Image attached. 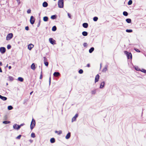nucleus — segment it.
<instances>
[{
	"label": "nucleus",
	"instance_id": "41",
	"mask_svg": "<svg viewBox=\"0 0 146 146\" xmlns=\"http://www.w3.org/2000/svg\"><path fill=\"white\" fill-rule=\"evenodd\" d=\"M134 50L135 51H136L137 52H141L140 51L139 49L135 48H134Z\"/></svg>",
	"mask_w": 146,
	"mask_h": 146
},
{
	"label": "nucleus",
	"instance_id": "45",
	"mask_svg": "<svg viewBox=\"0 0 146 146\" xmlns=\"http://www.w3.org/2000/svg\"><path fill=\"white\" fill-rule=\"evenodd\" d=\"M88 44L87 43L84 42L83 44V46L84 47H86L87 46Z\"/></svg>",
	"mask_w": 146,
	"mask_h": 146
},
{
	"label": "nucleus",
	"instance_id": "39",
	"mask_svg": "<svg viewBox=\"0 0 146 146\" xmlns=\"http://www.w3.org/2000/svg\"><path fill=\"white\" fill-rule=\"evenodd\" d=\"M25 125L24 123H21L20 125H18V128H19V129L21 127Z\"/></svg>",
	"mask_w": 146,
	"mask_h": 146
},
{
	"label": "nucleus",
	"instance_id": "40",
	"mask_svg": "<svg viewBox=\"0 0 146 146\" xmlns=\"http://www.w3.org/2000/svg\"><path fill=\"white\" fill-rule=\"evenodd\" d=\"M10 81H12L14 80L13 77L12 76H9V77Z\"/></svg>",
	"mask_w": 146,
	"mask_h": 146
},
{
	"label": "nucleus",
	"instance_id": "42",
	"mask_svg": "<svg viewBox=\"0 0 146 146\" xmlns=\"http://www.w3.org/2000/svg\"><path fill=\"white\" fill-rule=\"evenodd\" d=\"M11 47V46L10 44H8L7 46V48L8 49H10Z\"/></svg>",
	"mask_w": 146,
	"mask_h": 146
},
{
	"label": "nucleus",
	"instance_id": "64",
	"mask_svg": "<svg viewBox=\"0 0 146 146\" xmlns=\"http://www.w3.org/2000/svg\"><path fill=\"white\" fill-rule=\"evenodd\" d=\"M6 85H8V83H6Z\"/></svg>",
	"mask_w": 146,
	"mask_h": 146
},
{
	"label": "nucleus",
	"instance_id": "32",
	"mask_svg": "<svg viewBox=\"0 0 146 146\" xmlns=\"http://www.w3.org/2000/svg\"><path fill=\"white\" fill-rule=\"evenodd\" d=\"M13 108L11 106H8L7 109L9 110H11L13 109Z\"/></svg>",
	"mask_w": 146,
	"mask_h": 146
},
{
	"label": "nucleus",
	"instance_id": "8",
	"mask_svg": "<svg viewBox=\"0 0 146 146\" xmlns=\"http://www.w3.org/2000/svg\"><path fill=\"white\" fill-rule=\"evenodd\" d=\"M105 82L104 81L102 82L100 84V89H103L105 85Z\"/></svg>",
	"mask_w": 146,
	"mask_h": 146
},
{
	"label": "nucleus",
	"instance_id": "14",
	"mask_svg": "<svg viewBox=\"0 0 146 146\" xmlns=\"http://www.w3.org/2000/svg\"><path fill=\"white\" fill-rule=\"evenodd\" d=\"M71 136V133L70 132H68L67 134L66 135L65 137V138L66 139H69Z\"/></svg>",
	"mask_w": 146,
	"mask_h": 146
},
{
	"label": "nucleus",
	"instance_id": "11",
	"mask_svg": "<svg viewBox=\"0 0 146 146\" xmlns=\"http://www.w3.org/2000/svg\"><path fill=\"white\" fill-rule=\"evenodd\" d=\"M31 68L33 70H35L36 68V66H35V64L34 63H32L31 65Z\"/></svg>",
	"mask_w": 146,
	"mask_h": 146
},
{
	"label": "nucleus",
	"instance_id": "60",
	"mask_svg": "<svg viewBox=\"0 0 146 146\" xmlns=\"http://www.w3.org/2000/svg\"><path fill=\"white\" fill-rule=\"evenodd\" d=\"M55 132L56 133H57L58 132V131H56Z\"/></svg>",
	"mask_w": 146,
	"mask_h": 146
},
{
	"label": "nucleus",
	"instance_id": "12",
	"mask_svg": "<svg viewBox=\"0 0 146 146\" xmlns=\"http://www.w3.org/2000/svg\"><path fill=\"white\" fill-rule=\"evenodd\" d=\"M34 46L31 43L29 44L28 46V48L29 50H31L32 48Z\"/></svg>",
	"mask_w": 146,
	"mask_h": 146
},
{
	"label": "nucleus",
	"instance_id": "38",
	"mask_svg": "<svg viewBox=\"0 0 146 146\" xmlns=\"http://www.w3.org/2000/svg\"><path fill=\"white\" fill-rule=\"evenodd\" d=\"M96 92V89L92 90L91 92V93L92 94H94Z\"/></svg>",
	"mask_w": 146,
	"mask_h": 146
},
{
	"label": "nucleus",
	"instance_id": "20",
	"mask_svg": "<svg viewBox=\"0 0 146 146\" xmlns=\"http://www.w3.org/2000/svg\"><path fill=\"white\" fill-rule=\"evenodd\" d=\"M50 142L52 143H54L55 142V139L53 137L51 138L50 139Z\"/></svg>",
	"mask_w": 146,
	"mask_h": 146
},
{
	"label": "nucleus",
	"instance_id": "26",
	"mask_svg": "<svg viewBox=\"0 0 146 146\" xmlns=\"http://www.w3.org/2000/svg\"><path fill=\"white\" fill-rule=\"evenodd\" d=\"M18 80L21 82H23L24 80V79L21 77H19L18 78Z\"/></svg>",
	"mask_w": 146,
	"mask_h": 146
},
{
	"label": "nucleus",
	"instance_id": "4",
	"mask_svg": "<svg viewBox=\"0 0 146 146\" xmlns=\"http://www.w3.org/2000/svg\"><path fill=\"white\" fill-rule=\"evenodd\" d=\"M13 36V35L12 33L8 34L6 36V40H9L11 39Z\"/></svg>",
	"mask_w": 146,
	"mask_h": 146
},
{
	"label": "nucleus",
	"instance_id": "52",
	"mask_svg": "<svg viewBox=\"0 0 146 146\" xmlns=\"http://www.w3.org/2000/svg\"><path fill=\"white\" fill-rule=\"evenodd\" d=\"M58 132L59 133H58V134L60 135V134H62V131L61 130H60V131H59Z\"/></svg>",
	"mask_w": 146,
	"mask_h": 146
},
{
	"label": "nucleus",
	"instance_id": "49",
	"mask_svg": "<svg viewBox=\"0 0 146 146\" xmlns=\"http://www.w3.org/2000/svg\"><path fill=\"white\" fill-rule=\"evenodd\" d=\"M25 29L26 31H28L29 29V27L28 26H26L25 27Z\"/></svg>",
	"mask_w": 146,
	"mask_h": 146
},
{
	"label": "nucleus",
	"instance_id": "51",
	"mask_svg": "<svg viewBox=\"0 0 146 146\" xmlns=\"http://www.w3.org/2000/svg\"><path fill=\"white\" fill-rule=\"evenodd\" d=\"M68 15L69 17V18H70V19H71V15L69 13H68Z\"/></svg>",
	"mask_w": 146,
	"mask_h": 146
},
{
	"label": "nucleus",
	"instance_id": "3",
	"mask_svg": "<svg viewBox=\"0 0 146 146\" xmlns=\"http://www.w3.org/2000/svg\"><path fill=\"white\" fill-rule=\"evenodd\" d=\"M35 120L33 118L30 125V129L31 130H32L34 128L35 125Z\"/></svg>",
	"mask_w": 146,
	"mask_h": 146
},
{
	"label": "nucleus",
	"instance_id": "23",
	"mask_svg": "<svg viewBox=\"0 0 146 146\" xmlns=\"http://www.w3.org/2000/svg\"><path fill=\"white\" fill-rule=\"evenodd\" d=\"M94 48L93 47H91L89 50V52L90 53H91L92 52L94 51Z\"/></svg>",
	"mask_w": 146,
	"mask_h": 146
},
{
	"label": "nucleus",
	"instance_id": "61",
	"mask_svg": "<svg viewBox=\"0 0 146 146\" xmlns=\"http://www.w3.org/2000/svg\"><path fill=\"white\" fill-rule=\"evenodd\" d=\"M33 91H32V92H31L30 93V94L31 95L32 94V93H33Z\"/></svg>",
	"mask_w": 146,
	"mask_h": 146
},
{
	"label": "nucleus",
	"instance_id": "9",
	"mask_svg": "<svg viewBox=\"0 0 146 146\" xmlns=\"http://www.w3.org/2000/svg\"><path fill=\"white\" fill-rule=\"evenodd\" d=\"M78 113H76L74 116L73 117L72 119V122L75 121L76 120L77 118L78 117Z\"/></svg>",
	"mask_w": 146,
	"mask_h": 146
},
{
	"label": "nucleus",
	"instance_id": "17",
	"mask_svg": "<svg viewBox=\"0 0 146 146\" xmlns=\"http://www.w3.org/2000/svg\"><path fill=\"white\" fill-rule=\"evenodd\" d=\"M48 6V4L46 1H44L42 3V6L44 7H46Z\"/></svg>",
	"mask_w": 146,
	"mask_h": 146
},
{
	"label": "nucleus",
	"instance_id": "25",
	"mask_svg": "<svg viewBox=\"0 0 146 146\" xmlns=\"http://www.w3.org/2000/svg\"><path fill=\"white\" fill-rule=\"evenodd\" d=\"M126 22L128 23H131V20L130 18H127L126 19Z\"/></svg>",
	"mask_w": 146,
	"mask_h": 146
},
{
	"label": "nucleus",
	"instance_id": "10",
	"mask_svg": "<svg viewBox=\"0 0 146 146\" xmlns=\"http://www.w3.org/2000/svg\"><path fill=\"white\" fill-rule=\"evenodd\" d=\"M100 78V76L98 74H97L96 76L95 79V82L96 83L99 80Z\"/></svg>",
	"mask_w": 146,
	"mask_h": 146
},
{
	"label": "nucleus",
	"instance_id": "5",
	"mask_svg": "<svg viewBox=\"0 0 146 146\" xmlns=\"http://www.w3.org/2000/svg\"><path fill=\"white\" fill-rule=\"evenodd\" d=\"M30 23L32 25H33L35 22V19L34 17L33 16L31 17L30 20Z\"/></svg>",
	"mask_w": 146,
	"mask_h": 146
},
{
	"label": "nucleus",
	"instance_id": "46",
	"mask_svg": "<svg viewBox=\"0 0 146 146\" xmlns=\"http://www.w3.org/2000/svg\"><path fill=\"white\" fill-rule=\"evenodd\" d=\"M31 10L30 9H28L27 11V13L28 14H29L31 13Z\"/></svg>",
	"mask_w": 146,
	"mask_h": 146
},
{
	"label": "nucleus",
	"instance_id": "48",
	"mask_svg": "<svg viewBox=\"0 0 146 146\" xmlns=\"http://www.w3.org/2000/svg\"><path fill=\"white\" fill-rule=\"evenodd\" d=\"M40 22H41L40 20V19L39 20V21L38 23V25H37V27H39V26H40Z\"/></svg>",
	"mask_w": 146,
	"mask_h": 146
},
{
	"label": "nucleus",
	"instance_id": "43",
	"mask_svg": "<svg viewBox=\"0 0 146 146\" xmlns=\"http://www.w3.org/2000/svg\"><path fill=\"white\" fill-rule=\"evenodd\" d=\"M21 135H19L18 136L16 137V139H20L21 138Z\"/></svg>",
	"mask_w": 146,
	"mask_h": 146
},
{
	"label": "nucleus",
	"instance_id": "15",
	"mask_svg": "<svg viewBox=\"0 0 146 146\" xmlns=\"http://www.w3.org/2000/svg\"><path fill=\"white\" fill-rule=\"evenodd\" d=\"M88 26V24L87 23H84L82 24V26L85 28H87Z\"/></svg>",
	"mask_w": 146,
	"mask_h": 146
},
{
	"label": "nucleus",
	"instance_id": "53",
	"mask_svg": "<svg viewBox=\"0 0 146 146\" xmlns=\"http://www.w3.org/2000/svg\"><path fill=\"white\" fill-rule=\"evenodd\" d=\"M42 77H43V76H42V74H40V79H41L42 78Z\"/></svg>",
	"mask_w": 146,
	"mask_h": 146
},
{
	"label": "nucleus",
	"instance_id": "16",
	"mask_svg": "<svg viewBox=\"0 0 146 146\" xmlns=\"http://www.w3.org/2000/svg\"><path fill=\"white\" fill-rule=\"evenodd\" d=\"M0 99H1V100L3 101L6 100L7 99V97L3 96L1 95H0Z\"/></svg>",
	"mask_w": 146,
	"mask_h": 146
},
{
	"label": "nucleus",
	"instance_id": "44",
	"mask_svg": "<svg viewBox=\"0 0 146 146\" xmlns=\"http://www.w3.org/2000/svg\"><path fill=\"white\" fill-rule=\"evenodd\" d=\"M44 64L45 66H47L48 65V63L47 61L44 62Z\"/></svg>",
	"mask_w": 146,
	"mask_h": 146
},
{
	"label": "nucleus",
	"instance_id": "1",
	"mask_svg": "<svg viewBox=\"0 0 146 146\" xmlns=\"http://www.w3.org/2000/svg\"><path fill=\"white\" fill-rule=\"evenodd\" d=\"M124 54L127 56V58L128 59H130L131 60L132 59V55L131 52H129L127 51H125L124 52Z\"/></svg>",
	"mask_w": 146,
	"mask_h": 146
},
{
	"label": "nucleus",
	"instance_id": "27",
	"mask_svg": "<svg viewBox=\"0 0 146 146\" xmlns=\"http://www.w3.org/2000/svg\"><path fill=\"white\" fill-rule=\"evenodd\" d=\"M11 123L10 121H4L3 122V123L5 124H7L9 123Z\"/></svg>",
	"mask_w": 146,
	"mask_h": 146
},
{
	"label": "nucleus",
	"instance_id": "54",
	"mask_svg": "<svg viewBox=\"0 0 146 146\" xmlns=\"http://www.w3.org/2000/svg\"><path fill=\"white\" fill-rule=\"evenodd\" d=\"M51 83V77H50L49 78V85H50Z\"/></svg>",
	"mask_w": 146,
	"mask_h": 146
},
{
	"label": "nucleus",
	"instance_id": "6",
	"mask_svg": "<svg viewBox=\"0 0 146 146\" xmlns=\"http://www.w3.org/2000/svg\"><path fill=\"white\" fill-rule=\"evenodd\" d=\"M49 42L52 44H56V41L53 38H50L49 39Z\"/></svg>",
	"mask_w": 146,
	"mask_h": 146
},
{
	"label": "nucleus",
	"instance_id": "7",
	"mask_svg": "<svg viewBox=\"0 0 146 146\" xmlns=\"http://www.w3.org/2000/svg\"><path fill=\"white\" fill-rule=\"evenodd\" d=\"M6 51V48L5 47H1L0 48V52L2 54H4Z\"/></svg>",
	"mask_w": 146,
	"mask_h": 146
},
{
	"label": "nucleus",
	"instance_id": "21",
	"mask_svg": "<svg viewBox=\"0 0 146 146\" xmlns=\"http://www.w3.org/2000/svg\"><path fill=\"white\" fill-rule=\"evenodd\" d=\"M48 18L47 16H45L43 17V20L44 22H47L48 21Z\"/></svg>",
	"mask_w": 146,
	"mask_h": 146
},
{
	"label": "nucleus",
	"instance_id": "58",
	"mask_svg": "<svg viewBox=\"0 0 146 146\" xmlns=\"http://www.w3.org/2000/svg\"><path fill=\"white\" fill-rule=\"evenodd\" d=\"M8 68L9 69H10L11 68V66H9L8 67Z\"/></svg>",
	"mask_w": 146,
	"mask_h": 146
},
{
	"label": "nucleus",
	"instance_id": "18",
	"mask_svg": "<svg viewBox=\"0 0 146 146\" xmlns=\"http://www.w3.org/2000/svg\"><path fill=\"white\" fill-rule=\"evenodd\" d=\"M53 75L54 76L57 77L59 76L60 75V74L59 72H55L54 73Z\"/></svg>",
	"mask_w": 146,
	"mask_h": 146
},
{
	"label": "nucleus",
	"instance_id": "29",
	"mask_svg": "<svg viewBox=\"0 0 146 146\" xmlns=\"http://www.w3.org/2000/svg\"><path fill=\"white\" fill-rule=\"evenodd\" d=\"M123 15L125 16H127L128 15V13L127 11H124L123 12Z\"/></svg>",
	"mask_w": 146,
	"mask_h": 146
},
{
	"label": "nucleus",
	"instance_id": "56",
	"mask_svg": "<svg viewBox=\"0 0 146 146\" xmlns=\"http://www.w3.org/2000/svg\"><path fill=\"white\" fill-rule=\"evenodd\" d=\"M86 66L88 67H90V64H88L86 65Z\"/></svg>",
	"mask_w": 146,
	"mask_h": 146
},
{
	"label": "nucleus",
	"instance_id": "59",
	"mask_svg": "<svg viewBox=\"0 0 146 146\" xmlns=\"http://www.w3.org/2000/svg\"><path fill=\"white\" fill-rule=\"evenodd\" d=\"M29 141H30V142H31V143H32L33 141L31 139H30Z\"/></svg>",
	"mask_w": 146,
	"mask_h": 146
},
{
	"label": "nucleus",
	"instance_id": "24",
	"mask_svg": "<svg viewBox=\"0 0 146 146\" xmlns=\"http://www.w3.org/2000/svg\"><path fill=\"white\" fill-rule=\"evenodd\" d=\"M108 66H106L102 70V72H105L108 70Z\"/></svg>",
	"mask_w": 146,
	"mask_h": 146
},
{
	"label": "nucleus",
	"instance_id": "30",
	"mask_svg": "<svg viewBox=\"0 0 146 146\" xmlns=\"http://www.w3.org/2000/svg\"><path fill=\"white\" fill-rule=\"evenodd\" d=\"M98 19V18L97 17H94L93 18V21L95 22L97 21Z\"/></svg>",
	"mask_w": 146,
	"mask_h": 146
},
{
	"label": "nucleus",
	"instance_id": "36",
	"mask_svg": "<svg viewBox=\"0 0 146 146\" xmlns=\"http://www.w3.org/2000/svg\"><path fill=\"white\" fill-rule=\"evenodd\" d=\"M140 71L144 73H146V70L145 69L142 68Z\"/></svg>",
	"mask_w": 146,
	"mask_h": 146
},
{
	"label": "nucleus",
	"instance_id": "28",
	"mask_svg": "<svg viewBox=\"0 0 146 146\" xmlns=\"http://www.w3.org/2000/svg\"><path fill=\"white\" fill-rule=\"evenodd\" d=\"M57 28L55 26H54L52 27V31H55L56 30Z\"/></svg>",
	"mask_w": 146,
	"mask_h": 146
},
{
	"label": "nucleus",
	"instance_id": "13",
	"mask_svg": "<svg viewBox=\"0 0 146 146\" xmlns=\"http://www.w3.org/2000/svg\"><path fill=\"white\" fill-rule=\"evenodd\" d=\"M18 125L16 124H14L13 126V129L17 130H19V128H18Z\"/></svg>",
	"mask_w": 146,
	"mask_h": 146
},
{
	"label": "nucleus",
	"instance_id": "33",
	"mask_svg": "<svg viewBox=\"0 0 146 146\" xmlns=\"http://www.w3.org/2000/svg\"><path fill=\"white\" fill-rule=\"evenodd\" d=\"M31 136L33 138L35 137V133L33 132H32L31 134Z\"/></svg>",
	"mask_w": 146,
	"mask_h": 146
},
{
	"label": "nucleus",
	"instance_id": "34",
	"mask_svg": "<svg viewBox=\"0 0 146 146\" xmlns=\"http://www.w3.org/2000/svg\"><path fill=\"white\" fill-rule=\"evenodd\" d=\"M135 69L137 71H140L141 69L138 67L136 66L135 67Z\"/></svg>",
	"mask_w": 146,
	"mask_h": 146
},
{
	"label": "nucleus",
	"instance_id": "50",
	"mask_svg": "<svg viewBox=\"0 0 146 146\" xmlns=\"http://www.w3.org/2000/svg\"><path fill=\"white\" fill-rule=\"evenodd\" d=\"M16 0L18 3V5H19L21 3V1H20V0Z\"/></svg>",
	"mask_w": 146,
	"mask_h": 146
},
{
	"label": "nucleus",
	"instance_id": "55",
	"mask_svg": "<svg viewBox=\"0 0 146 146\" xmlns=\"http://www.w3.org/2000/svg\"><path fill=\"white\" fill-rule=\"evenodd\" d=\"M27 101V100L26 99L24 100L23 101V104H25Z\"/></svg>",
	"mask_w": 146,
	"mask_h": 146
},
{
	"label": "nucleus",
	"instance_id": "31",
	"mask_svg": "<svg viewBox=\"0 0 146 146\" xmlns=\"http://www.w3.org/2000/svg\"><path fill=\"white\" fill-rule=\"evenodd\" d=\"M126 32L127 33H130L133 32V30L132 29H127L126 30Z\"/></svg>",
	"mask_w": 146,
	"mask_h": 146
},
{
	"label": "nucleus",
	"instance_id": "63",
	"mask_svg": "<svg viewBox=\"0 0 146 146\" xmlns=\"http://www.w3.org/2000/svg\"><path fill=\"white\" fill-rule=\"evenodd\" d=\"M8 64H7V65H6V66L5 67H8Z\"/></svg>",
	"mask_w": 146,
	"mask_h": 146
},
{
	"label": "nucleus",
	"instance_id": "47",
	"mask_svg": "<svg viewBox=\"0 0 146 146\" xmlns=\"http://www.w3.org/2000/svg\"><path fill=\"white\" fill-rule=\"evenodd\" d=\"M43 59H44V62H47V60L46 57L44 56L43 57Z\"/></svg>",
	"mask_w": 146,
	"mask_h": 146
},
{
	"label": "nucleus",
	"instance_id": "57",
	"mask_svg": "<svg viewBox=\"0 0 146 146\" xmlns=\"http://www.w3.org/2000/svg\"><path fill=\"white\" fill-rule=\"evenodd\" d=\"M2 65H3V64H2V62H0V66H2Z\"/></svg>",
	"mask_w": 146,
	"mask_h": 146
},
{
	"label": "nucleus",
	"instance_id": "37",
	"mask_svg": "<svg viewBox=\"0 0 146 146\" xmlns=\"http://www.w3.org/2000/svg\"><path fill=\"white\" fill-rule=\"evenodd\" d=\"M83 71L82 69H80L78 71V73L80 74H82L83 73Z\"/></svg>",
	"mask_w": 146,
	"mask_h": 146
},
{
	"label": "nucleus",
	"instance_id": "19",
	"mask_svg": "<svg viewBox=\"0 0 146 146\" xmlns=\"http://www.w3.org/2000/svg\"><path fill=\"white\" fill-rule=\"evenodd\" d=\"M57 17V16L56 15H52L50 17V18L53 20L56 19Z\"/></svg>",
	"mask_w": 146,
	"mask_h": 146
},
{
	"label": "nucleus",
	"instance_id": "35",
	"mask_svg": "<svg viewBox=\"0 0 146 146\" xmlns=\"http://www.w3.org/2000/svg\"><path fill=\"white\" fill-rule=\"evenodd\" d=\"M132 0H129L128 2V5H130L132 4Z\"/></svg>",
	"mask_w": 146,
	"mask_h": 146
},
{
	"label": "nucleus",
	"instance_id": "62",
	"mask_svg": "<svg viewBox=\"0 0 146 146\" xmlns=\"http://www.w3.org/2000/svg\"><path fill=\"white\" fill-rule=\"evenodd\" d=\"M41 70H42L40 72V74H42V69H41Z\"/></svg>",
	"mask_w": 146,
	"mask_h": 146
},
{
	"label": "nucleus",
	"instance_id": "22",
	"mask_svg": "<svg viewBox=\"0 0 146 146\" xmlns=\"http://www.w3.org/2000/svg\"><path fill=\"white\" fill-rule=\"evenodd\" d=\"M82 35L84 36H86L88 35V33L86 31H84L82 33Z\"/></svg>",
	"mask_w": 146,
	"mask_h": 146
},
{
	"label": "nucleus",
	"instance_id": "2",
	"mask_svg": "<svg viewBox=\"0 0 146 146\" xmlns=\"http://www.w3.org/2000/svg\"><path fill=\"white\" fill-rule=\"evenodd\" d=\"M58 5L60 8H63L64 6V0H59L58 1Z\"/></svg>",
	"mask_w": 146,
	"mask_h": 146
}]
</instances>
